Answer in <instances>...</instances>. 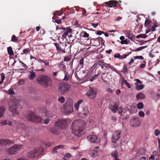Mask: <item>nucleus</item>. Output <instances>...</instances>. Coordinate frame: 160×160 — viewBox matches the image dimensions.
Instances as JSON below:
<instances>
[{"instance_id": "51", "label": "nucleus", "mask_w": 160, "mask_h": 160, "mask_svg": "<svg viewBox=\"0 0 160 160\" xmlns=\"http://www.w3.org/2000/svg\"><path fill=\"white\" fill-rule=\"evenodd\" d=\"M139 115L140 117H143L144 116V113L143 112L140 111L139 112Z\"/></svg>"}, {"instance_id": "11", "label": "nucleus", "mask_w": 160, "mask_h": 160, "mask_svg": "<svg viewBox=\"0 0 160 160\" xmlns=\"http://www.w3.org/2000/svg\"><path fill=\"white\" fill-rule=\"evenodd\" d=\"M121 132L120 131H115L112 134V141L113 143H115L120 138Z\"/></svg>"}, {"instance_id": "60", "label": "nucleus", "mask_w": 160, "mask_h": 160, "mask_svg": "<svg viewBox=\"0 0 160 160\" xmlns=\"http://www.w3.org/2000/svg\"><path fill=\"white\" fill-rule=\"evenodd\" d=\"M158 27V25H154L151 27V30L153 32L155 30V28Z\"/></svg>"}, {"instance_id": "58", "label": "nucleus", "mask_w": 160, "mask_h": 160, "mask_svg": "<svg viewBox=\"0 0 160 160\" xmlns=\"http://www.w3.org/2000/svg\"><path fill=\"white\" fill-rule=\"evenodd\" d=\"M148 40L147 41L141 40V41H138V42L141 45H142L145 43H146V42H148Z\"/></svg>"}, {"instance_id": "10", "label": "nucleus", "mask_w": 160, "mask_h": 160, "mask_svg": "<svg viewBox=\"0 0 160 160\" xmlns=\"http://www.w3.org/2000/svg\"><path fill=\"white\" fill-rule=\"evenodd\" d=\"M70 89L69 85L65 83H62L59 85V90L61 93H66Z\"/></svg>"}, {"instance_id": "35", "label": "nucleus", "mask_w": 160, "mask_h": 160, "mask_svg": "<svg viewBox=\"0 0 160 160\" xmlns=\"http://www.w3.org/2000/svg\"><path fill=\"white\" fill-rule=\"evenodd\" d=\"M98 151L96 150H93V151H92L90 154L92 157H95L97 156L98 155Z\"/></svg>"}, {"instance_id": "17", "label": "nucleus", "mask_w": 160, "mask_h": 160, "mask_svg": "<svg viewBox=\"0 0 160 160\" xmlns=\"http://www.w3.org/2000/svg\"><path fill=\"white\" fill-rule=\"evenodd\" d=\"M118 102H116L113 105H110L109 106V108L112 112L113 113H115L118 110Z\"/></svg>"}, {"instance_id": "16", "label": "nucleus", "mask_w": 160, "mask_h": 160, "mask_svg": "<svg viewBox=\"0 0 160 160\" xmlns=\"http://www.w3.org/2000/svg\"><path fill=\"white\" fill-rule=\"evenodd\" d=\"M96 68L95 73L99 75L100 74V64L98 62L95 63L91 68V69H94Z\"/></svg>"}, {"instance_id": "61", "label": "nucleus", "mask_w": 160, "mask_h": 160, "mask_svg": "<svg viewBox=\"0 0 160 160\" xmlns=\"http://www.w3.org/2000/svg\"><path fill=\"white\" fill-rule=\"evenodd\" d=\"M72 155L70 153H66L65 156V157L67 158H70L71 157Z\"/></svg>"}, {"instance_id": "40", "label": "nucleus", "mask_w": 160, "mask_h": 160, "mask_svg": "<svg viewBox=\"0 0 160 160\" xmlns=\"http://www.w3.org/2000/svg\"><path fill=\"white\" fill-rule=\"evenodd\" d=\"M83 58H81L79 60V63L78 64V66H80L81 68H82L83 66Z\"/></svg>"}, {"instance_id": "25", "label": "nucleus", "mask_w": 160, "mask_h": 160, "mask_svg": "<svg viewBox=\"0 0 160 160\" xmlns=\"http://www.w3.org/2000/svg\"><path fill=\"white\" fill-rule=\"evenodd\" d=\"M136 97L137 100L142 99L145 98V96L143 93H140L137 94Z\"/></svg>"}, {"instance_id": "14", "label": "nucleus", "mask_w": 160, "mask_h": 160, "mask_svg": "<svg viewBox=\"0 0 160 160\" xmlns=\"http://www.w3.org/2000/svg\"><path fill=\"white\" fill-rule=\"evenodd\" d=\"M118 2L116 1L111 0L109 2H105L103 4V6L106 7L109 6L110 7H116L118 5Z\"/></svg>"}, {"instance_id": "12", "label": "nucleus", "mask_w": 160, "mask_h": 160, "mask_svg": "<svg viewBox=\"0 0 160 160\" xmlns=\"http://www.w3.org/2000/svg\"><path fill=\"white\" fill-rule=\"evenodd\" d=\"M86 95L89 98L93 99L96 97L97 92L94 89L90 88L88 92L86 93Z\"/></svg>"}, {"instance_id": "37", "label": "nucleus", "mask_w": 160, "mask_h": 160, "mask_svg": "<svg viewBox=\"0 0 160 160\" xmlns=\"http://www.w3.org/2000/svg\"><path fill=\"white\" fill-rule=\"evenodd\" d=\"M13 89L11 88L8 91H7V93L10 95H12L14 94Z\"/></svg>"}, {"instance_id": "52", "label": "nucleus", "mask_w": 160, "mask_h": 160, "mask_svg": "<svg viewBox=\"0 0 160 160\" xmlns=\"http://www.w3.org/2000/svg\"><path fill=\"white\" fill-rule=\"evenodd\" d=\"M151 23V21L150 20L148 19H146L145 20L144 25L145 26H148Z\"/></svg>"}, {"instance_id": "18", "label": "nucleus", "mask_w": 160, "mask_h": 160, "mask_svg": "<svg viewBox=\"0 0 160 160\" xmlns=\"http://www.w3.org/2000/svg\"><path fill=\"white\" fill-rule=\"evenodd\" d=\"M55 46L58 52H62L64 53L65 51L64 49L62 48L61 47V44H62V43H60V44L57 43H54Z\"/></svg>"}, {"instance_id": "20", "label": "nucleus", "mask_w": 160, "mask_h": 160, "mask_svg": "<svg viewBox=\"0 0 160 160\" xmlns=\"http://www.w3.org/2000/svg\"><path fill=\"white\" fill-rule=\"evenodd\" d=\"M43 110H44V112H45L46 114V117H52L54 115V112L51 111H47L45 108H44Z\"/></svg>"}, {"instance_id": "36", "label": "nucleus", "mask_w": 160, "mask_h": 160, "mask_svg": "<svg viewBox=\"0 0 160 160\" xmlns=\"http://www.w3.org/2000/svg\"><path fill=\"white\" fill-rule=\"evenodd\" d=\"M127 37L131 41L134 42V40L135 39V35H133L131 33L129 36H128Z\"/></svg>"}, {"instance_id": "5", "label": "nucleus", "mask_w": 160, "mask_h": 160, "mask_svg": "<svg viewBox=\"0 0 160 160\" xmlns=\"http://www.w3.org/2000/svg\"><path fill=\"white\" fill-rule=\"evenodd\" d=\"M44 151V149L41 147L37 148L30 152L28 154V156L30 158H37L39 157Z\"/></svg>"}, {"instance_id": "56", "label": "nucleus", "mask_w": 160, "mask_h": 160, "mask_svg": "<svg viewBox=\"0 0 160 160\" xmlns=\"http://www.w3.org/2000/svg\"><path fill=\"white\" fill-rule=\"evenodd\" d=\"M160 131L158 129H156L155 130L154 134L156 136H158L160 134Z\"/></svg>"}, {"instance_id": "50", "label": "nucleus", "mask_w": 160, "mask_h": 160, "mask_svg": "<svg viewBox=\"0 0 160 160\" xmlns=\"http://www.w3.org/2000/svg\"><path fill=\"white\" fill-rule=\"evenodd\" d=\"M132 53V52H130L129 53H128L127 54H124L123 55H121L120 59H122L124 58H126L130 54Z\"/></svg>"}, {"instance_id": "64", "label": "nucleus", "mask_w": 160, "mask_h": 160, "mask_svg": "<svg viewBox=\"0 0 160 160\" xmlns=\"http://www.w3.org/2000/svg\"><path fill=\"white\" fill-rule=\"evenodd\" d=\"M83 36L85 38H88L89 37V34L87 32H84Z\"/></svg>"}, {"instance_id": "63", "label": "nucleus", "mask_w": 160, "mask_h": 160, "mask_svg": "<svg viewBox=\"0 0 160 160\" xmlns=\"http://www.w3.org/2000/svg\"><path fill=\"white\" fill-rule=\"evenodd\" d=\"M104 33V32H103L102 31H98L97 32H96V33L98 35H101L102 34H103Z\"/></svg>"}, {"instance_id": "43", "label": "nucleus", "mask_w": 160, "mask_h": 160, "mask_svg": "<svg viewBox=\"0 0 160 160\" xmlns=\"http://www.w3.org/2000/svg\"><path fill=\"white\" fill-rule=\"evenodd\" d=\"M122 82L125 84L127 87L129 88H131V86L129 83L126 80L123 79L122 80Z\"/></svg>"}, {"instance_id": "59", "label": "nucleus", "mask_w": 160, "mask_h": 160, "mask_svg": "<svg viewBox=\"0 0 160 160\" xmlns=\"http://www.w3.org/2000/svg\"><path fill=\"white\" fill-rule=\"evenodd\" d=\"M20 62L21 63L23 67L26 69H27L28 67L23 62L20 61Z\"/></svg>"}, {"instance_id": "34", "label": "nucleus", "mask_w": 160, "mask_h": 160, "mask_svg": "<svg viewBox=\"0 0 160 160\" xmlns=\"http://www.w3.org/2000/svg\"><path fill=\"white\" fill-rule=\"evenodd\" d=\"M18 38L15 35H12L11 39V41L17 43L18 42Z\"/></svg>"}, {"instance_id": "26", "label": "nucleus", "mask_w": 160, "mask_h": 160, "mask_svg": "<svg viewBox=\"0 0 160 160\" xmlns=\"http://www.w3.org/2000/svg\"><path fill=\"white\" fill-rule=\"evenodd\" d=\"M30 74L29 76V79H30L32 80L36 77L35 73L33 71H30Z\"/></svg>"}, {"instance_id": "53", "label": "nucleus", "mask_w": 160, "mask_h": 160, "mask_svg": "<svg viewBox=\"0 0 160 160\" xmlns=\"http://www.w3.org/2000/svg\"><path fill=\"white\" fill-rule=\"evenodd\" d=\"M125 36L126 37H128V36H129L130 34H131V32L129 31L128 30H126L125 31Z\"/></svg>"}, {"instance_id": "30", "label": "nucleus", "mask_w": 160, "mask_h": 160, "mask_svg": "<svg viewBox=\"0 0 160 160\" xmlns=\"http://www.w3.org/2000/svg\"><path fill=\"white\" fill-rule=\"evenodd\" d=\"M83 102V100L81 99L79 100L77 103H75L74 104V107L77 110H78L79 104Z\"/></svg>"}, {"instance_id": "28", "label": "nucleus", "mask_w": 160, "mask_h": 160, "mask_svg": "<svg viewBox=\"0 0 160 160\" xmlns=\"http://www.w3.org/2000/svg\"><path fill=\"white\" fill-rule=\"evenodd\" d=\"M136 86L135 88L136 90H139L142 89L144 88V86L142 84L139 85L138 83H135Z\"/></svg>"}, {"instance_id": "21", "label": "nucleus", "mask_w": 160, "mask_h": 160, "mask_svg": "<svg viewBox=\"0 0 160 160\" xmlns=\"http://www.w3.org/2000/svg\"><path fill=\"white\" fill-rule=\"evenodd\" d=\"M14 140H11L8 139H3V145H10L14 143Z\"/></svg>"}, {"instance_id": "31", "label": "nucleus", "mask_w": 160, "mask_h": 160, "mask_svg": "<svg viewBox=\"0 0 160 160\" xmlns=\"http://www.w3.org/2000/svg\"><path fill=\"white\" fill-rule=\"evenodd\" d=\"M145 152V150L144 148H142L140 149L137 153V156L139 155H142L144 154Z\"/></svg>"}, {"instance_id": "33", "label": "nucleus", "mask_w": 160, "mask_h": 160, "mask_svg": "<svg viewBox=\"0 0 160 160\" xmlns=\"http://www.w3.org/2000/svg\"><path fill=\"white\" fill-rule=\"evenodd\" d=\"M7 50L8 53L10 55H13L14 53L12 49V48L11 46H10L8 48Z\"/></svg>"}, {"instance_id": "19", "label": "nucleus", "mask_w": 160, "mask_h": 160, "mask_svg": "<svg viewBox=\"0 0 160 160\" xmlns=\"http://www.w3.org/2000/svg\"><path fill=\"white\" fill-rule=\"evenodd\" d=\"M64 146L63 145H60L55 147L52 150V153H58V150L59 149L64 148Z\"/></svg>"}, {"instance_id": "9", "label": "nucleus", "mask_w": 160, "mask_h": 160, "mask_svg": "<svg viewBox=\"0 0 160 160\" xmlns=\"http://www.w3.org/2000/svg\"><path fill=\"white\" fill-rule=\"evenodd\" d=\"M73 103L72 101H68L65 104L64 112L67 114L70 113L73 111Z\"/></svg>"}, {"instance_id": "39", "label": "nucleus", "mask_w": 160, "mask_h": 160, "mask_svg": "<svg viewBox=\"0 0 160 160\" xmlns=\"http://www.w3.org/2000/svg\"><path fill=\"white\" fill-rule=\"evenodd\" d=\"M58 100L60 103H63L65 102V99L64 97L61 96L58 98Z\"/></svg>"}, {"instance_id": "7", "label": "nucleus", "mask_w": 160, "mask_h": 160, "mask_svg": "<svg viewBox=\"0 0 160 160\" xmlns=\"http://www.w3.org/2000/svg\"><path fill=\"white\" fill-rule=\"evenodd\" d=\"M90 43L93 46H98L104 44V41L102 38L98 37L95 38H92L90 40Z\"/></svg>"}, {"instance_id": "24", "label": "nucleus", "mask_w": 160, "mask_h": 160, "mask_svg": "<svg viewBox=\"0 0 160 160\" xmlns=\"http://www.w3.org/2000/svg\"><path fill=\"white\" fill-rule=\"evenodd\" d=\"M58 127H53L51 128L50 131L51 133L54 134L58 135Z\"/></svg>"}, {"instance_id": "48", "label": "nucleus", "mask_w": 160, "mask_h": 160, "mask_svg": "<svg viewBox=\"0 0 160 160\" xmlns=\"http://www.w3.org/2000/svg\"><path fill=\"white\" fill-rule=\"evenodd\" d=\"M98 76H99V75H98L97 74H95V75H94V76H93L91 78L90 81L91 82L93 81L94 80L98 78Z\"/></svg>"}, {"instance_id": "55", "label": "nucleus", "mask_w": 160, "mask_h": 160, "mask_svg": "<svg viewBox=\"0 0 160 160\" xmlns=\"http://www.w3.org/2000/svg\"><path fill=\"white\" fill-rule=\"evenodd\" d=\"M24 80L22 79H21L18 82V84L19 85H21L24 83Z\"/></svg>"}, {"instance_id": "49", "label": "nucleus", "mask_w": 160, "mask_h": 160, "mask_svg": "<svg viewBox=\"0 0 160 160\" xmlns=\"http://www.w3.org/2000/svg\"><path fill=\"white\" fill-rule=\"evenodd\" d=\"M134 59H138L140 60H143L144 59V58L141 56H137L134 57Z\"/></svg>"}, {"instance_id": "27", "label": "nucleus", "mask_w": 160, "mask_h": 160, "mask_svg": "<svg viewBox=\"0 0 160 160\" xmlns=\"http://www.w3.org/2000/svg\"><path fill=\"white\" fill-rule=\"evenodd\" d=\"M5 110L6 108L4 106L0 107V118L3 116Z\"/></svg>"}, {"instance_id": "32", "label": "nucleus", "mask_w": 160, "mask_h": 160, "mask_svg": "<svg viewBox=\"0 0 160 160\" xmlns=\"http://www.w3.org/2000/svg\"><path fill=\"white\" fill-rule=\"evenodd\" d=\"M72 31L71 29L69 28H67V31L63 34L62 37L64 38H66L68 32H71Z\"/></svg>"}, {"instance_id": "1", "label": "nucleus", "mask_w": 160, "mask_h": 160, "mask_svg": "<svg viewBox=\"0 0 160 160\" xmlns=\"http://www.w3.org/2000/svg\"><path fill=\"white\" fill-rule=\"evenodd\" d=\"M84 129V126L82 122L81 123L78 121H74L72 123V132L75 135L79 137L81 132Z\"/></svg>"}, {"instance_id": "57", "label": "nucleus", "mask_w": 160, "mask_h": 160, "mask_svg": "<svg viewBox=\"0 0 160 160\" xmlns=\"http://www.w3.org/2000/svg\"><path fill=\"white\" fill-rule=\"evenodd\" d=\"M128 42L127 41V39L124 40H122L121 41L120 43L121 44H128Z\"/></svg>"}, {"instance_id": "44", "label": "nucleus", "mask_w": 160, "mask_h": 160, "mask_svg": "<svg viewBox=\"0 0 160 160\" xmlns=\"http://www.w3.org/2000/svg\"><path fill=\"white\" fill-rule=\"evenodd\" d=\"M143 104L141 102L138 103L137 105V107L139 109H142L143 107Z\"/></svg>"}, {"instance_id": "15", "label": "nucleus", "mask_w": 160, "mask_h": 160, "mask_svg": "<svg viewBox=\"0 0 160 160\" xmlns=\"http://www.w3.org/2000/svg\"><path fill=\"white\" fill-rule=\"evenodd\" d=\"M87 139L92 143H98L99 142V140L97 137L95 135H88L87 137Z\"/></svg>"}, {"instance_id": "62", "label": "nucleus", "mask_w": 160, "mask_h": 160, "mask_svg": "<svg viewBox=\"0 0 160 160\" xmlns=\"http://www.w3.org/2000/svg\"><path fill=\"white\" fill-rule=\"evenodd\" d=\"M49 121L50 119L48 118H47L44 120L43 123L44 124H47L49 122Z\"/></svg>"}, {"instance_id": "45", "label": "nucleus", "mask_w": 160, "mask_h": 160, "mask_svg": "<svg viewBox=\"0 0 160 160\" xmlns=\"http://www.w3.org/2000/svg\"><path fill=\"white\" fill-rule=\"evenodd\" d=\"M147 47V46H145L144 47H139V48H137L136 49V50H133V51L135 52V51H141V50H142L143 49H144V48H146Z\"/></svg>"}, {"instance_id": "13", "label": "nucleus", "mask_w": 160, "mask_h": 160, "mask_svg": "<svg viewBox=\"0 0 160 160\" xmlns=\"http://www.w3.org/2000/svg\"><path fill=\"white\" fill-rule=\"evenodd\" d=\"M130 123L133 127H138L140 125V122L139 121L138 117H133L130 121Z\"/></svg>"}, {"instance_id": "23", "label": "nucleus", "mask_w": 160, "mask_h": 160, "mask_svg": "<svg viewBox=\"0 0 160 160\" xmlns=\"http://www.w3.org/2000/svg\"><path fill=\"white\" fill-rule=\"evenodd\" d=\"M104 66L106 68H108L112 69L115 72H118V70L116 68H114L112 66H111L109 63H104Z\"/></svg>"}, {"instance_id": "6", "label": "nucleus", "mask_w": 160, "mask_h": 160, "mask_svg": "<svg viewBox=\"0 0 160 160\" xmlns=\"http://www.w3.org/2000/svg\"><path fill=\"white\" fill-rule=\"evenodd\" d=\"M67 120L66 119H60L54 123V126L62 129H65L67 128Z\"/></svg>"}, {"instance_id": "2", "label": "nucleus", "mask_w": 160, "mask_h": 160, "mask_svg": "<svg viewBox=\"0 0 160 160\" xmlns=\"http://www.w3.org/2000/svg\"><path fill=\"white\" fill-rule=\"evenodd\" d=\"M38 82L44 87H51L52 85V81L48 76L43 75L39 76L37 78Z\"/></svg>"}, {"instance_id": "42", "label": "nucleus", "mask_w": 160, "mask_h": 160, "mask_svg": "<svg viewBox=\"0 0 160 160\" xmlns=\"http://www.w3.org/2000/svg\"><path fill=\"white\" fill-rule=\"evenodd\" d=\"M0 124L3 126L6 125L8 124V120H1L0 121Z\"/></svg>"}, {"instance_id": "22", "label": "nucleus", "mask_w": 160, "mask_h": 160, "mask_svg": "<svg viewBox=\"0 0 160 160\" xmlns=\"http://www.w3.org/2000/svg\"><path fill=\"white\" fill-rule=\"evenodd\" d=\"M59 68L62 71L66 72V66L63 63V62H61L59 65Z\"/></svg>"}, {"instance_id": "29", "label": "nucleus", "mask_w": 160, "mask_h": 160, "mask_svg": "<svg viewBox=\"0 0 160 160\" xmlns=\"http://www.w3.org/2000/svg\"><path fill=\"white\" fill-rule=\"evenodd\" d=\"M118 152L117 151H115L112 153V156L115 159V160H119L117 159Z\"/></svg>"}, {"instance_id": "46", "label": "nucleus", "mask_w": 160, "mask_h": 160, "mask_svg": "<svg viewBox=\"0 0 160 160\" xmlns=\"http://www.w3.org/2000/svg\"><path fill=\"white\" fill-rule=\"evenodd\" d=\"M29 52H30V49H25L22 51L23 53H22V54H27Z\"/></svg>"}, {"instance_id": "41", "label": "nucleus", "mask_w": 160, "mask_h": 160, "mask_svg": "<svg viewBox=\"0 0 160 160\" xmlns=\"http://www.w3.org/2000/svg\"><path fill=\"white\" fill-rule=\"evenodd\" d=\"M128 69L127 68V66L126 65H124L123 68V71H122L124 73H126L128 72Z\"/></svg>"}, {"instance_id": "8", "label": "nucleus", "mask_w": 160, "mask_h": 160, "mask_svg": "<svg viewBox=\"0 0 160 160\" xmlns=\"http://www.w3.org/2000/svg\"><path fill=\"white\" fill-rule=\"evenodd\" d=\"M22 147V145L15 144L10 148L7 149V152L10 154H13L16 153Z\"/></svg>"}, {"instance_id": "3", "label": "nucleus", "mask_w": 160, "mask_h": 160, "mask_svg": "<svg viewBox=\"0 0 160 160\" xmlns=\"http://www.w3.org/2000/svg\"><path fill=\"white\" fill-rule=\"evenodd\" d=\"M28 120L35 123H40L42 121V119L38 115H36L34 113L30 112L27 116Z\"/></svg>"}, {"instance_id": "4", "label": "nucleus", "mask_w": 160, "mask_h": 160, "mask_svg": "<svg viewBox=\"0 0 160 160\" xmlns=\"http://www.w3.org/2000/svg\"><path fill=\"white\" fill-rule=\"evenodd\" d=\"M17 103L18 101L16 99L11 100L9 103V110L12 112L14 116L17 115L19 114L18 111Z\"/></svg>"}, {"instance_id": "54", "label": "nucleus", "mask_w": 160, "mask_h": 160, "mask_svg": "<svg viewBox=\"0 0 160 160\" xmlns=\"http://www.w3.org/2000/svg\"><path fill=\"white\" fill-rule=\"evenodd\" d=\"M121 55L119 53H116L114 55V58H119L120 59Z\"/></svg>"}, {"instance_id": "38", "label": "nucleus", "mask_w": 160, "mask_h": 160, "mask_svg": "<svg viewBox=\"0 0 160 160\" xmlns=\"http://www.w3.org/2000/svg\"><path fill=\"white\" fill-rule=\"evenodd\" d=\"M88 113L89 112L88 109L87 108H85L82 113L84 115V117H85L88 114Z\"/></svg>"}, {"instance_id": "47", "label": "nucleus", "mask_w": 160, "mask_h": 160, "mask_svg": "<svg viewBox=\"0 0 160 160\" xmlns=\"http://www.w3.org/2000/svg\"><path fill=\"white\" fill-rule=\"evenodd\" d=\"M62 14V12H60L59 11H57L55 12L53 14L54 16L57 15L58 16H59L61 15Z\"/></svg>"}]
</instances>
